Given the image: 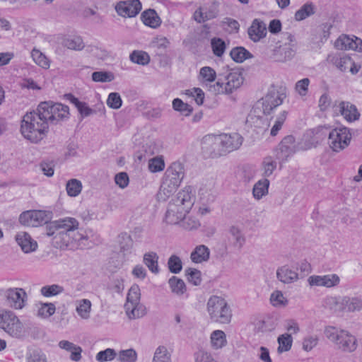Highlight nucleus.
<instances>
[{"label": "nucleus", "instance_id": "6e6d98bb", "mask_svg": "<svg viewBox=\"0 0 362 362\" xmlns=\"http://www.w3.org/2000/svg\"><path fill=\"white\" fill-rule=\"evenodd\" d=\"M334 46L338 49H352L353 48V38L347 35L340 36L334 43Z\"/></svg>", "mask_w": 362, "mask_h": 362}, {"label": "nucleus", "instance_id": "7c9ffc66", "mask_svg": "<svg viewBox=\"0 0 362 362\" xmlns=\"http://www.w3.org/2000/svg\"><path fill=\"white\" fill-rule=\"evenodd\" d=\"M66 96L67 99L75 105L83 118L88 117L95 112V111L91 109L87 103L81 102L72 94H67Z\"/></svg>", "mask_w": 362, "mask_h": 362}, {"label": "nucleus", "instance_id": "20e7f679", "mask_svg": "<svg viewBox=\"0 0 362 362\" xmlns=\"http://www.w3.org/2000/svg\"><path fill=\"white\" fill-rule=\"evenodd\" d=\"M48 126L37 110L23 116L21 132L22 135L31 142L37 143L46 135Z\"/></svg>", "mask_w": 362, "mask_h": 362}, {"label": "nucleus", "instance_id": "f3484780", "mask_svg": "<svg viewBox=\"0 0 362 362\" xmlns=\"http://www.w3.org/2000/svg\"><path fill=\"white\" fill-rule=\"evenodd\" d=\"M298 150L295 138L292 135L285 136L279 144L275 151V158L279 160L280 165L287 161Z\"/></svg>", "mask_w": 362, "mask_h": 362}, {"label": "nucleus", "instance_id": "bb28decb", "mask_svg": "<svg viewBox=\"0 0 362 362\" xmlns=\"http://www.w3.org/2000/svg\"><path fill=\"white\" fill-rule=\"evenodd\" d=\"M276 277L284 284H291L298 279V274L295 270L285 265L278 268Z\"/></svg>", "mask_w": 362, "mask_h": 362}, {"label": "nucleus", "instance_id": "393cba45", "mask_svg": "<svg viewBox=\"0 0 362 362\" xmlns=\"http://www.w3.org/2000/svg\"><path fill=\"white\" fill-rule=\"evenodd\" d=\"M228 240L232 243L234 247L240 250L245 245L246 239L242 230L235 226H232L229 228Z\"/></svg>", "mask_w": 362, "mask_h": 362}, {"label": "nucleus", "instance_id": "0eeeda50", "mask_svg": "<svg viewBox=\"0 0 362 362\" xmlns=\"http://www.w3.org/2000/svg\"><path fill=\"white\" fill-rule=\"evenodd\" d=\"M37 110L47 126L49 124H57L59 122L67 119L69 115V108L67 105L52 101L41 102Z\"/></svg>", "mask_w": 362, "mask_h": 362}, {"label": "nucleus", "instance_id": "58836bf2", "mask_svg": "<svg viewBox=\"0 0 362 362\" xmlns=\"http://www.w3.org/2000/svg\"><path fill=\"white\" fill-rule=\"evenodd\" d=\"M130 60L139 65H147L150 62V56L144 51L134 50L129 55Z\"/></svg>", "mask_w": 362, "mask_h": 362}, {"label": "nucleus", "instance_id": "6ab92c4d", "mask_svg": "<svg viewBox=\"0 0 362 362\" xmlns=\"http://www.w3.org/2000/svg\"><path fill=\"white\" fill-rule=\"evenodd\" d=\"M115 10L122 17L132 18L141 10V4L139 0L121 1L117 3Z\"/></svg>", "mask_w": 362, "mask_h": 362}, {"label": "nucleus", "instance_id": "e2e57ef3", "mask_svg": "<svg viewBox=\"0 0 362 362\" xmlns=\"http://www.w3.org/2000/svg\"><path fill=\"white\" fill-rule=\"evenodd\" d=\"M122 104V98L118 93H111L109 94L107 105L112 109H119Z\"/></svg>", "mask_w": 362, "mask_h": 362}, {"label": "nucleus", "instance_id": "774afa93", "mask_svg": "<svg viewBox=\"0 0 362 362\" xmlns=\"http://www.w3.org/2000/svg\"><path fill=\"white\" fill-rule=\"evenodd\" d=\"M309 84V78H303L296 83L295 89L300 95L304 96L308 93Z\"/></svg>", "mask_w": 362, "mask_h": 362}, {"label": "nucleus", "instance_id": "09e8293b", "mask_svg": "<svg viewBox=\"0 0 362 362\" xmlns=\"http://www.w3.org/2000/svg\"><path fill=\"white\" fill-rule=\"evenodd\" d=\"M167 264L169 271L173 274H178L182 271V260L178 256L175 255H172L169 257Z\"/></svg>", "mask_w": 362, "mask_h": 362}, {"label": "nucleus", "instance_id": "680f3d73", "mask_svg": "<svg viewBox=\"0 0 362 362\" xmlns=\"http://www.w3.org/2000/svg\"><path fill=\"white\" fill-rule=\"evenodd\" d=\"M180 222L182 227L189 230L197 229L200 226L199 221L196 218L192 216L186 217L185 216Z\"/></svg>", "mask_w": 362, "mask_h": 362}, {"label": "nucleus", "instance_id": "0e129e2a", "mask_svg": "<svg viewBox=\"0 0 362 362\" xmlns=\"http://www.w3.org/2000/svg\"><path fill=\"white\" fill-rule=\"evenodd\" d=\"M270 300L274 306H285L288 302L282 292L279 291L272 293Z\"/></svg>", "mask_w": 362, "mask_h": 362}, {"label": "nucleus", "instance_id": "cd10ccee", "mask_svg": "<svg viewBox=\"0 0 362 362\" xmlns=\"http://www.w3.org/2000/svg\"><path fill=\"white\" fill-rule=\"evenodd\" d=\"M158 259L159 257L155 252H146L143 257L144 264L154 274H158L160 271L158 265Z\"/></svg>", "mask_w": 362, "mask_h": 362}, {"label": "nucleus", "instance_id": "ddd939ff", "mask_svg": "<svg viewBox=\"0 0 362 362\" xmlns=\"http://www.w3.org/2000/svg\"><path fill=\"white\" fill-rule=\"evenodd\" d=\"M0 296H2L6 305L15 310H21L25 306L28 296L22 288H8L0 289Z\"/></svg>", "mask_w": 362, "mask_h": 362}, {"label": "nucleus", "instance_id": "49530a36", "mask_svg": "<svg viewBox=\"0 0 362 362\" xmlns=\"http://www.w3.org/2000/svg\"><path fill=\"white\" fill-rule=\"evenodd\" d=\"M56 310L55 305L52 303H41L37 310V315L42 318H48Z\"/></svg>", "mask_w": 362, "mask_h": 362}, {"label": "nucleus", "instance_id": "f8f14e48", "mask_svg": "<svg viewBox=\"0 0 362 362\" xmlns=\"http://www.w3.org/2000/svg\"><path fill=\"white\" fill-rule=\"evenodd\" d=\"M286 42L276 47L271 58L277 62H286L293 59L296 54V40L293 35L286 33Z\"/></svg>", "mask_w": 362, "mask_h": 362}, {"label": "nucleus", "instance_id": "4be33fe9", "mask_svg": "<svg viewBox=\"0 0 362 362\" xmlns=\"http://www.w3.org/2000/svg\"><path fill=\"white\" fill-rule=\"evenodd\" d=\"M322 306L332 313H339L345 311L344 296H327L322 300Z\"/></svg>", "mask_w": 362, "mask_h": 362}, {"label": "nucleus", "instance_id": "8fccbe9b", "mask_svg": "<svg viewBox=\"0 0 362 362\" xmlns=\"http://www.w3.org/2000/svg\"><path fill=\"white\" fill-rule=\"evenodd\" d=\"M168 284L173 293L180 295L185 291V284L181 279L173 276L169 279Z\"/></svg>", "mask_w": 362, "mask_h": 362}, {"label": "nucleus", "instance_id": "4d7b16f0", "mask_svg": "<svg viewBox=\"0 0 362 362\" xmlns=\"http://www.w3.org/2000/svg\"><path fill=\"white\" fill-rule=\"evenodd\" d=\"M118 359L122 362H136L137 354L133 349L122 350L119 353Z\"/></svg>", "mask_w": 362, "mask_h": 362}, {"label": "nucleus", "instance_id": "c85d7f7f", "mask_svg": "<svg viewBox=\"0 0 362 362\" xmlns=\"http://www.w3.org/2000/svg\"><path fill=\"white\" fill-rule=\"evenodd\" d=\"M210 250L204 245L197 246L192 252L190 258L194 263H202L206 262L209 259Z\"/></svg>", "mask_w": 362, "mask_h": 362}, {"label": "nucleus", "instance_id": "a878e982", "mask_svg": "<svg viewBox=\"0 0 362 362\" xmlns=\"http://www.w3.org/2000/svg\"><path fill=\"white\" fill-rule=\"evenodd\" d=\"M339 111L344 119L349 122L356 121L360 116L356 107L349 102H341L339 104Z\"/></svg>", "mask_w": 362, "mask_h": 362}, {"label": "nucleus", "instance_id": "338daca9", "mask_svg": "<svg viewBox=\"0 0 362 362\" xmlns=\"http://www.w3.org/2000/svg\"><path fill=\"white\" fill-rule=\"evenodd\" d=\"M195 362H218L210 353L200 350L194 354Z\"/></svg>", "mask_w": 362, "mask_h": 362}, {"label": "nucleus", "instance_id": "bf43d9fd", "mask_svg": "<svg viewBox=\"0 0 362 362\" xmlns=\"http://www.w3.org/2000/svg\"><path fill=\"white\" fill-rule=\"evenodd\" d=\"M164 168L165 162L162 157H155L148 161V169L152 173L160 172Z\"/></svg>", "mask_w": 362, "mask_h": 362}, {"label": "nucleus", "instance_id": "6e6552de", "mask_svg": "<svg viewBox=\"0 0 362 362\" xmlns=\"http://www.w3.org/2000/svg\"><path fill=\"white\" fill-rule=\"evenodd\" d=\"M207 311L211 320L228 324L232 317V311L226 300L219 296H213L207 302Z\"/></svg>", "mask_w": 362, "mask_h": 362}, {"label": "nucleus", "instance_id": "864d4df0", "mask_svg": "<svg viewBox=\"0 0 362 362\" xmlns=\"http://www.w3.org/2000/svg\"><path fill=\"white\" fill-rule=\"evenodd\" d=\"M185 274L188 281L194 286H198L202 282L201 272L197 269L188 268L185 270Z\"/></svg>", "mask_w": 362, "mask_h": 362}, {"label": "nucleus", "instance_id": "13d9d810", "mask_svg": "<svg viewBox=\"0 0 362 362\" xmlns=\"http://www.w3.org/2000/svg\"><path fill=\"white\" fill-rule=\"evenodd\" d=\"M117 356L116 351L110 348L99 351L95 358L99 362H106L113 360Z\"/></svg>", "mask_w": 362, "mask_h": 362}, {"label": "nucleus", "instance_id": "c03bdc74", "mask_svg": "<svg viewBox=\"0 0 362 362\" xmlns=\"http://www.w3.org/2000/svg\"><path fill=\"white\" fill-rule=\"evenodd\" d=\"M211 47L214 54L218 57H221L226 49L224 40L220 37H213L211 40Z\"/></svg>", "mask_w": 362, "mask_h": 362}, {"label": "nucleus", "instance_id": "a211bd4d", "mask_svg": "<svg viewBox=\"0 0 362 362\" xmlns=\"http://www.w3.org/2000/svg\"><path fill=\"white\" fill-rule=\"evenodd\" d=\"M56 43L57 52H59L62 47L74 51H81L85 47L82 37L75 35H59L57 37Z\"/></svg>", "mask_w": 362, "mask_h": 362}, {"label": "nucleus", "instance_id": "423d86ee", "mask_svg": "<svg viewBox=\"0 0 362 362\" xmlns=\"http://www.w3.org/2000/svg\"><path fill=\"white\" fill-rule=\"evenodd\" d=\"M325 334L342 351L353 353L357 349L358 339L348 330L328 326L325 329Z\"/></svg>", "mask_w": 362, "mask_h": 362}, {"label": "nucleus", "instance_id": "a18cd8bd", "mask_svg": "<svg viewBox=\"0 0 362 362\" xmlns=\"http://www.w3.org/2000/svg\"><path fill=\"white\" fill-rule=\"evenodd\" d=\"M66 189L69 196L76 197L82 190V183L77 179H71L66 183Z\"/></svg>", "mask_w": 362, "mask_h": 362}, {"label": "nucleus", "instance_id": "b1692460", "mask_svg": "<svg viewBox=\"0 0 362 362\" xmlns=\"http://www.w3.org/2000/svg\"><path fill=\"white\" fill-rule=\"evenodd\" d=\"M16 240L25 253L35 251L37 247V242L32 239L30 235L26 232L18 233L16 235Z\"/></svg>", "mask_w": 362, "mask_h": 362}, {"label": "nucleus", "instance_id": "9b49d317", "mask_svg": "<svg viewBox=\"0 0 362 362\" xmlns=\"http://www.w3.org/2000/svg\"><path fill=\"white\" fill-rule=\"evenodd\" d=\"M140 289L137 285L132 286L127 296V303L124 305L126 313L130 319L140 318L146 313V307L140 303Z\"/></svg>", "mask_w": 362, "mask_h": 362}, {"label": "nucleus", "instance_id": "412c9836", "mask_svg": "<svg viewBox=\"0 0 362 362\" xmlns=\"http://www.w3.org/2000/svg\"><path fill=\"white\" fill-rule=\"evenodd\" d=\"M308 283L313 286H325L327 288L334 287L340 282L339 276L336 274H327L323 276L313 275L308 279Z\"/></svg>", "mask_w": 362, "mask_h": 362}, {"label": "nucleus", "instance_id": "4468645a", "mask_svg": "<svg viewBox=\"0 0 362 362\" xmlns=\"http://www.w3.org/2000/svg\"><path fill=\"white\" fill-rule=\"evenodd\" d=\"M351 135L346 127H339L329 133L328 143L330 148L339 152L346 148L350 144Z\"/></svg>", "mask_w": 362, "mask_h": 362}, {"label": "nucleus", "instance_id": "1a4fd4ad", "mask_svg": "<svg viewBox=\"0 0 362 362\" xmlns=\"http://www.w3.org/2000/svg\"><path fill=\"white\" fill-rule=\"evenodd\" d=\"M243 82L242 74L238 71L228 70L218 74L214 92L217 94H230L238 88Z\"/></svg>", "mask_w": 362, "mask_h": 362}, {"label": "nucleus", "instance_id": "c756f323", "mask_svg": "<svg viewBox=\"0 0 362 362\" xmlns=\"http://www.w3.org/2000/svg\"><path fill=\"white\" fill-rule=\"evenodd\" d=\"M315 5L311 1H308L296 11L294 18L297 21H301L315 14Z\"/></svg>", "mask_w": 362, "mask_h": 362}, {"label": "nucleus", "instance_id": "052dcab7", "mask_svg": "<svg viewBox=\"0 0 362 362\" xmlns=\"http://www.w3.org/2000/svg\"><path fill=\"white\" fill-rule=\"evenodd\" d=\"M92 79L95 82H110L114 79V75L107 71H95L92 74Z\"/></svg>", "mask_w": 362, "mask_h": 362}, {"label": "nucleus", "instance_id": "79ce46f5", "mask_svg": "<svg viewBox=\"0 0 362 362\" xmlns=\"http://www.w3.org/2000/svg\"><path fill=\"white\" fill-rule=\"evenodd\" d=\"M25 359L26 362H47L45 354L39 349L28 350Z\"/></svg>", "mask_w": 362, "mask_h": 362}, {"label": "nucleus", "instance_id": "7ed1b4c3", "mask_svg": "<svg viewBox=\"0 0 362 362\" xmlns=\"http://www.w3.org/2000/svg\"><path fill=\"white\" fill-rule=\"evenodd\" d=\"M285 90L281 87L271 86L267 94L261 100H258L256 105L247 116V121L252 122L255 118L261 119L262 115H270L272 111L282 104L286 98Z\"/></svg>", "mask_w": 362, "mask_h": 362}, {"label": "nucleus", "instance_id": "aec40b11", "mask_svg": "<svg viewBox=\"0 0 362 362\" xmlns=\"http://www.w3.org/2000/svg\"><path fill=\"white\" fill-rule=\"evenodd\" d=\"M218 4L213 3L199 7L194 13L193 18L199 23L216 18L218 15Z\"/></svg>", "mask_w": 362, "mask_h": 362}, {"label": "nucleus", "instance_id": "5fc2aeb1", "mask_svg": "<svg viewBox=\"0 0 362 362\" xmlns=\"http://www.w3.org/2000/svg\"><path fill=\"white\" fill-rule=\"evenodd\" d=\"M199 76L202 77L203 82L210 83L215 81L216 73L211 67L204 66L200 69Z\"/></svg>", "mask_w": 362, "mask_h": 362}, {"label": "nucleus", "instance_id": "2f4dec72", "mask_svg": "<svg viewBox=\"0 0 362 362\" xmlns=\"http://www.w3.org/2000/svg\"><path fill=\"white\" fill-rule=\"evenodd\" d=\"M269 187V180L267 178H263L257 182L252 189V194L254 197L259 200L264 196L268 194Z\"/></svg>", "mask_w": 362, "mask_h": 362}, {"label": "nucleus", "instance_id": "f257e3e1", "mask_svg": "<svg viewBox=\"0 0 362 362\" xmlns=\"http://www.w3.org/2000/svg\"><path fill=\"white\" fill-rule=\"evenodd\" d=\"M79 222L75 218L65 217L49 222L46 226L45 234L52 237L57 247L61 249L90 247L88 237L78 232Z\"/></svg>", "mask_w": 362, "mask_h": 362}, {"label": "nucleus", "instance_id": "39448f33", "mask_svg": "<svg viewBox=\"0 0 362 362\" xmlns=\"http://www.w3.org/2000/svg\"><path fill=\"white\" fill-rule=\"evenodd\" d=\"M184 177L182 165L179 162L173 163L165 170L163 181L157 193V199L165 202L180 186Z\"/></svg>", "mask_w": 362, "mask_h": 362}, {"label": "nucleus", "instance_id": "f704fd0d", "mask_svg": "<svg viewBox=\"0 0 362 362\" xmlns=\"http://www.w3.org/2000/svg\"><path fill=\"white\" fill-rule=\"evenodd\" d=\"M344 309L347 312L353 313L362 310V298L359 297L344 296Z\"/></svg>", "mask_w": 362, "mask_h": 362}, {"label": "nucleus", "instance_id": "37998d69", "mask_svg": "<svg viewBox=\"0 0 362 362\" xmlns=\"http://www.w3.org/2000/svg\"><path fill=\"white\" fill-rule=\"evenodd\" d=\"M277 341L279 343L278 353L281 354L291 349L293 343V338L291 334L287 333L281 334L278 337Z\"/></svg>", "mask_w": 362, "mask_h": 362}, {"label": "nucleus", "instance_id": "473e14b6", "mask_svg": "<svg viewBox=\"0 0 362 362\" xmlns=\"http://www.w3.org/2000/svg\"><path fill=\"white\" fill-rule=\"evenodd\" d=\"M230 56L237 63H242L247 59H251L253 55L243 47H236L231 49Z\"/></svg>", "mask_w": 362, "mask_h": 362}, {"label": "nucleus", "instance_id": "a19ab883", "mask_svg": "<svg viewBox=\"0 0 362 362\" xmlns=\"http://www.w3.org/2000/svg\"><path fill=\"white\" fill-rule=\"evenodd\" d=\"M277 163L272 156H267L264 158L262 163V169L263 170L262 175L264 178L269 177L272 175L276 168Z\"/></svg>", "mask_w": 362, "mask_h": 362}, {"label": "nucleus", "instance_id": "9d476101", "mask_svg": "<svg viewBox=\"0 0 362 362\" xmlns=\"http://www.w3.org/2000/svg\"><path fill=\"white\" fill-rule=\"evenodd\" d=\"M0 328L13 337L21 338L25 330L23 323L11 310H0Z\"/></svg>", "mask_w": 362, "mask_h": 362}, {"label": "nucleus", "instance_id": "603ef678", "mask_svg": "<svg viewBox=\"0 0 362 362\" xmlns=\"http://www.w3.org/2000/svg\"><path fill=\"white\" fill-rule=\"evenodd\" d=\"M173 107L175 111H178L186 116L192 112V107L180 98H175L173 100Z\"/></svg>", "mask_w": 362, "mask_h": 362}, {"label": "nucleus", "instance_id": "f03ea898", "mask_svg": "<svg viewBox=\"0 0 362 362\" xmlns=\"http://www.w3.org/2000/svg\"><path fill=\"white\" fill-rule=\"evenodd\" d=\"M194 202V193L190 186L185 187L168 204L165 219L168 223H179L189 211Z\"/></svg>", "mask_w": 362, "mask_h": 362}, {"label": "nucleus", "instance_id": "de8ad7c7", "mask_svg": "<svg viewBox=\"0 0 362 362\" xmlns=\"http://www.w3.org/2000/svg\"><path fill=\"white\" fill-rule=\"evenodd\" d=\"M63 291L64 288L58 284L47 285L40 288V293L47 298L59 295Z\"/></svg>", "mask_w": 362, "mask_h": 362}, {"label": "nucleus", "instance_id": "ea45409f", "mask_svg": "<svg viewBox=\"0 0 362 362\" xmlns=\"http://www.w3.org/2000/svg\"><path fill=\"white\" fill-rule=\"evenodd\" d=\"M211 343L214 349H218L224 346L226 344L225 333L221 330H215L211 334Z\"/></svg>", "mask_w": 362, "mask_h": 362}, {"label": "nucleus", "instance_id": "2eb2a0df", "mask_svg": "<svg viewBox=\"0 0 362 362\" xmlns=\"http://www.w3.org/2000/svg\"><path fill=\"white\" fill-rule=\"evenodd\" d=\"M243 141V136L238 133L223 134L214 138L215 146L221 147L219 154L222 153L231 152L238 149Z\"/></svg>", "mask_w": 362, "mask_h": 362}, {"label": "nucleus", "instance_id": "72a5a7b5", "mask_svg": "<svg viewBox=\"0 0 362 362\" xmlns=\"http://www.w3.org/2000/svg\"><path fill=\"white\" fill-rule=\"evenodd\" d=\"M141 20L146 25L151 28H156L160 25V18L152 9L144 11L141 14Z\"/></svg>", "mask_w": 362, "mask_h": 362}, {"label": "nucleus", "instance_id": "dca6fc26", "mask_svg": "<svg viewBox=\"0 0 362 362\" xmlns=\"http://www.w3.org/2000/svg\"><path fill=\"white\" fill-rule=\"evenodd\" d=\"M51 218V213L42 210H31L23 212L19 217L21 224L37 227L42 223H46Z\"/></svg>", "mask_w": 362, "mask_h": 362}, {"label": "nucleus", "instance_id": "e433bc0d", "mask_svg": "<svg viewBox=\"0 0 362 362\" xmlns=\"http://www.w3.org/2000/svg\"><path fill=\"white\" fill-rule=\"evenodd\" d=\"M91 302L88 299H81L77 301L76 312L84 320L90 317Z\"/></svg>", "mask_w": 362, "mask_h": 362}, {"label": "nucleus", "instance_id": "3c124183", "mask_svg": "<svg viewBox=\"0 0 362 362\" xmlns=\"http://www.w3.org/2000/svg\"><path fill=\"white\" fill-rule=\"evenodd\" d=\"M31 57L34 62L43 69H48L49 67V62L48 59L40 51L37 49H33Z\"/></svg>", "mask_w": 362, "mask_h": 362}, {"label": "nucleus", "instance_id": "4c0bfd02", "mask_svg": "<svg viewBox=\"0 0 362 362\" xmlns=\"http://www.w3.org/2000/svg\"><path fill=\"white\" fill-rule=\"evenodd\" d=\"M152 362H171V354L165 346H159L156 349Z\"/></svg>", "mask_w": 362, "mask_h": 362}, {"label": "nucleus", "instance_id": "c9c22d12", "mask_svg": "<svg viewBox=\"0 0 362 362\" xmlns=\"http://www.w3.org/2000/svg\"><path fill=\"white\" fill-rule=\"evenodd\" d=\"M328 61L335 65L340 71H345L349 63H351V59L346 55H329Z\"/></svg>", "mask_w": 362, "mask_h": 362}, {"label": "nucleus", "instance_id": "69168bd1", "mask_svg": "<svg viewBox=\"0 0 362 362\" xmlns=\"http://www.w3.org/2000/svg\"><path fill=\"white\" fill-rule=\"evenodd\" d=\"M319 338L317 335H309L304 338L303 349L306 351H311L318 343Z\"/></svg>", "mask_w": 362, "mask_h": 362}, {"label": "nucleus", "instance_id": "5701e85b", "mask_svg": "<svg viewBox=\"0 0 362 362\" xmlns=\"http://www.w3.org/2000/svg\"><path fill=\"white\" fill-rule=\"evenodd\" d=\"M248 35L253 42L259 41L267 35L265 23L259 19H255L248 29Z\"/></svg>", "mask_w": 362, "mask_h": 362}]
</instances>
